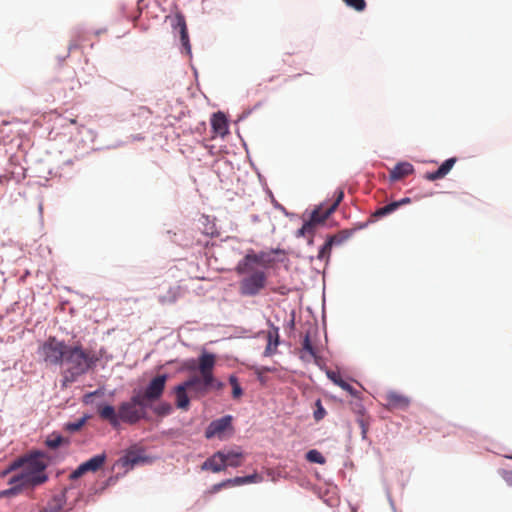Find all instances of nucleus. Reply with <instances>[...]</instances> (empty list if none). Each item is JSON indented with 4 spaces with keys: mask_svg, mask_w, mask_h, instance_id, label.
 <instances>
[{
    "mask_svg": "<svg viewBox=\"0 0 512 512\" xmlns=\"http://www.w3.org/2000/svg\"><path fill=\"white\" fill-rule=\"evenodd\" d=\"M47 466L45 454L40 451L18 457L2 471V476H7L19 469H22V471L9 478L10 488L1 491L0 497H13L19 495L25 489H33L44 484L48 480L45 473Z\"/></svg>",
    "mask_w": 512,
    "mask_h": 512,
    "instance_id": "nucleus-1",
    "label": "nucleus"
},
{
    "mask_svg": "<svg viewBox=\"0 0 512 512\" xmlns=\"http://www.w3.org/2000/svg\"><path fill=\"white\" fill-rule=\"evenodd\" d=\"M216 363V357L211 353H202L198 359V370L200 376L193 375L185 382L175 387L176 405L178 408L187 410L190 404L187 390L194 392L196 395H205L209 389L215 386V378L213 370ZM222 383H216V388H221Z\"/></svg>",
    "mask_w": 512,
    "mask_h": 512,
    "instance_id": "nucleus-2",
    "label": "nucleus"
},
{
    "mask_svg": "<svg viewBox=\"0 0 512 512\" xmlns=\"http://www.w3.org/2000/svg\"><path fill=\"white\" fill-rule=\"evenodd\" d=\"M98 358L91 351L83 349L81 345L68 346L61 367L63 381L62 385L67 386L73 383L81 375H84L95 366Z\"/></svg>",
    "mask_w": 512,
    "mask_h": 512,
    "instance_id": "nucleus-3",
    "label": "nucleus"
},
{
    "mask_svg": "<svg viewBox=\"0 0 512 512\" xmlns=\"http://www.w3.org/2000/svg\"><path fill=\"white\" fill-rule=\"evenodd\" d=\"M149 406L136 393L128 401L122 402L119 409L121 422L133 425L146 417V410Z\"/></svg>",
    "mask_w": 512,
    "mask_h": 512,
    "instance_id": "nucleus-4",
    "label": "nucleus"
},
{
    "mask_svg": "<svg viewBox=\"0 0 512 512\" xmlns=\"http://www.w3.org/2000/svg\"><path fill=\"white\" fill-rule=\"evenodd\" d=\"M69 345L56 337H49L39 348V354L48 365L61 366Z\"/></svg>",
    "mask_w": 512,
    "mask_h": 512,
    "instance_id": "nucleus-5",
    "label": "nucleus"
},
{
    "mask_svg": "<svg viewBox=\"0 0 512 512\" xmlns=\"http://www.w3.org/2000/svg\"><path fill=\"white\" fill-rule=\"evenodd\" d=\"M242 275L243 278L239 282L241 295L253 297L266 287L267 273L265 271L252 268V271Z\"/></svg>",
    "mask_w": 512,
    "mask_h": 512,
    "instance_id": "nucleus-6",
    "label": "nucleus"
},
{
    "mask_svg": "<svg viewBox=\"0 0 512 512\" xmlns=\"http://www.w3.org/2000/svg\"><path fill=\"white\" fill-rule=\"evenodd\" d=\"M167 380L168 376L166 374L157 375L149 382L143 392H138L137 394L145 403H147L148 406H150L151 403L161 398L165 390Z\"/></svg>",
    "mask_w": 512,
    "mask_h": 512,
    "instance_id": "nucleus-7",
    "label": "nucleus"
},
{
    "mask_svg": "<svg viewBox=\"0 0 512 512\" xmlns=\"http://www.w3.org/2000/svg\"><path fill=\"white\" fill-rule=\"evenodd\" d=\"M271 259H268V254L265 252L254 253L253 250H250L244 257L241 259L235 271L237 274H246L252 271L255 264L268 266L271 263Z\"/></svg>",
    "mask_w": 512,
    "mask_h": 512,
    "instance_id": "nucleus-8",
    "label": "nucleus"
},
{
    "mask_svg": "<svg viewBox=\"0 0 512 512\" xmlns=\"http://www.w3.org/2000/svg\"><path fill=\"white\" fill-rule=\"evenodd\" d=\"M105 460L106 455L104 453L90 458L89 460L79 465L78 468L71 473L70 478L77 479L87 472L98 471L104 465Z\"/></svg>",
    "mask_w": 512,
    "mask_h": 512,
    "instance_id": "nucleus-9",
    "label": "nucleus"
},
{
    "mask_svg": "<svg viewBox=\"0 0 512 512\" xmlns=\"http://www.w3.org/2000/svg\"><path fill=\"white\" fill-rule=\"evenodd\" d=\"M231 425V417L224 416L220 419L212 421L205 431V437L211 439L215 436H219Z\"/></svg>",
    "mask_w": 512,
    "mask_h": 512,
    "instance_id": "nucleus-10",
    "label": "nucleus"
},
{
    "mask_svg": "<svg viewBox=\"0 0 512 512\" xmlns=\"http://www.w3.org/2000/svg\"><path fill=\"white\" fill-rule=\"evenodd\" d=\"M202 470H210L213 473H218L224 471L225 463H224V451H217L211 457L207 458L202 466Z\"/></svg>",
    "mask_w": 512,
    "mask_h": 512,
    "instance_id": "nucleus-11",
    "label": "nucleus"
},
{
    "mask_svg": "<svg viewBox=\"0 0 512 512\" xmlns=\"http://www.w3.org/2000/svg\"><path fill=\"white\" fill-rule=\"evenodd\" d=\"M385 401L391 409H406L410 404L408 397L396 391L387 392L385 394Z\"/></svg>",
    "mask_w": 512,
    "mask_h": 512,
    "instance_id": "nucleus-12",
    "label": "nucleus"
},
{
    "mask_svg": "<svg viewBox=\"0 0 512 512\" xmlns=\"http://www.w3.org/2000/svg\"><path fill=\"white\" fill-rule=\"evenodd\" d=\"M174 28L179 31L180 41L187 54L191 52V45L189 41L188 29L185 21V17L181 14H177L175 17Z\"/></svg>",
    "mask_w": 512,
    "mask_h": 512,
    "instance_id": "nucleus-13",
    "label": "nucleus"
},
{
    "mask_svg": "<svg viewBox=\"0 0 512 512\" xmlns=\"http://www.w3.org/2000/svg\"><path fill=\"white\" fill-rule=\"evenodd\" d=\"M98 414L103 420L108 421L113 427H117L120 423L119 409L116 411L111 405L99 406Z\"/></svg>",
    "mask_w": 512,
    "mask_h": 512,
    "instance_id": "nucleus-14",
    "label": "nucleus"
},
{
    "mask_svg": "<svg viewBox=\"0 0 512 512\" xmlns=\"http://www.w3.org/2000/svg\"><path fill=\"white\" fill-rule=\"evenodd\" d=\"M145 461V457H143L136 450H128L124 456L119 459V464L126 469L133 468L135 465L142 463Z\"/></svg>",
    "mask_w": 512,
    "mask_h": 512,
    "instance_id": "nucleus-15",
    "label": "nucleus"
},
{
    "mask_svg": "<svg viewBox=\"0 0 512 512\" xmlns=\"http://www.w3.org/2000/svg\"><path fill=\"white\" fill-rule=\"evenodd\" d=\"M414 171V167L409 162H400L394 166L393 169L390 170V179L392 181H398L406 176L412 174Z\"/></svg>",
    "mask_w": 512,
    "mask_h": 512,
    "instance_id": "nucleus-16",
    "label": "nucleus"
},
{
    "mask_svg": "<svg viewBox=\"0 0 512 512\" xmlns=\"http://www.w3.org/2000/svg\"><path fill=\"white\" fill-rule=\"evenodd\" d=\"M300 358L306 362H309L311 359H314L317 362V352L315 347L311 343L309 332H307L303 337Z\"/></svg>",
    "mask_w": 512,
    "mask_h": 512,
    "instance_id": "nucleus-17",
    "label": "nucleus"
},
{
    "mask_svg": "<svg viewBox=\"0 0 512 512\" xmlns=\"http://www.w3.org/2000/svg\"><path fill=\"white\" fill-rule=\"evenodd\" d=\"M211 126L216 135L225 136L228 133L227 119L223 113H215L211 119Z\"/></svg>",
    "mask_w": 512,
    "mask_h": 512,
    "instance_id": "nucleus-18",
    "label": "nucleus"
},
{
    "mask_svg": "<svg viewBox=\"0 0 512 512\" xmlns=\"http://www.w3.org/2000/svg\"><path fill=\"white\" fill-rule=\"evenodd\" d=\"M279 329L272 325V330L267 333V345L264 350V356L268 357L276 352L279 345Z\"/></svg>",
    "mask_w": 512,
    "mask_h": 512,
    "instance_id": "nucleus-19",
    "label": "nucleus"
},
{
    "mask_svg": "<svg viewBox=\"0 0 512 512\" xmlns=\"http://www.w3.org/2000/svg\"><path fill=\"white\" fill-rule=\"evenodd\" d=\"M244 459V455L242 452L239 451H224V463L225 468L227 467H239L242 465Z\"/></svg>",
    "mask_w": 512,
    "mask_h": 512,
    "instance_id": "nucleus-20",
    "label": "nucleus"
},
{
    "mask_svg": "<svg viewBox=\"0 0 512 512\" xmlns=\"http://www.w3.org/2000/svg\"><path fill=\"white\" fill-rule=\"evenodd\" d=\"M66 503L63 494L55 495L40 512H62Z\"/></svg>",
    "mask_w": 512,
    "mask_h": 512,
    "instance_id": "nucleus-21",
    "label": "nucleus"
},
{
    "mask_svg": "<svg viewBox=\"0 0 512 512\" xmlns=\"http://www.w3.org/2000/svg\"><path fill=\"white\" fill-rule=\"evenodd\" d=\"M399 207H400V203H396L395 201L391 202V203H389V204H387V205L377 209L374 212L373 216L376 217V218H380V217L386 216V215L394 212Z\"/></svg>",
    "mask_w": 512,
    "mask_h": 512,
    "instance_id": "nucleus-22",
    "label": "nucleus"
},
{
    "mask_svg": "<svg viewBox=\"0 0 512 512\" xmlns=\"http://www.w3.org/2000/svg\"><path fill=\"white\" fill-rule=\"evenodd\" d=\"M332 247L333 245L331 244V241H329L327 238L324 245L320 248L317 258L328 263L331 256Z\"/></svg>",
    "mask_w": 512,
    "mask_h": 512,
    "instance_id": "nucleus-23",
    "label": "nucleus"
},
{
    "mask_svg": "<svg viewBox=\"0 0 512 512\" xmlns=\"http://www.w3.org/2000/svg\"><path fill=\"white\" fill-rule=\"evenodd\" d=\"M63 443H68V440H65L62 436L57 434H51L46 439V445L51 449H56Z\"/></svg>",
    "mask_w": 512,
    "mask_h": 512,
    "instance_id": "nucleus-24",
    "label": "nucleus"
},
{
    "mask_svg": "<svg viewBox=\"0 0 512 512\" xmlns=\"http://www.w3.org/2000/svg\"><path fill=\"white\" fill-rule=\"evenodd\" d=\"M330 215L331 214H328V208L325 211H322L320 208H318L312 212L310 220L318 224H322Z\"/></svg>",
    "mask_w": 512,
    "mask_h": 512,
    "instance_id": "nucleus-25",
    "label": "nucleus"
},
{
    "mask_svg": "<svg viewBox=\"0 0 512 512\" xmlns=\"http://www.w3.org/2000/svg\"><path fill=\"white\" fill-rule=\"evenodd\" d=\"M350 237V233L347 230H342L335 235H331L328 237V240L331 241V244L341 245Z\"/></svg>",
    "mask_w": 512,
    "mask_h": 512,
    "instance_id": "nucleus-26",
    "label": "nucleus"
},
{
    "mask_svg": "<svg viewBox=\"0 0 512 512\" xmlns=\"http://www.w3.org/2000/svg\"><path fill=\"white\" fill-rule=\"evenodd\" d=\"M306 459L311 463L325 464V457L316 449L309 450Z\"/></svg>",
    "mask_w": 512,
    "mask_h": 512,
    "instance_id": "nucleus-27",
    "label": "nucleus"
},
{
    "mask_svg": "<svg viewBox=\"0 0 512 512\" xmlns=\"http://www.w3.org/2000/svg\"><path fill=\"white\" fill-rule=\"evenodd\" d=\"M229 382H230V384L232 386V396H233V398H235V399L240 398L242 396V394H243V390H242V388H241V386H240V384L238 382L237 377L234 376V375H231L229 377Z\"/></svg>",
    "mask_w": 512,
    "mask_h": 512,
    "instance_id": "nucleus-28",
    "label": "nucleus"
},
{
    "mask_svg": "<svg viewBox=\"0 0 512 512\" xmlns=\"http://www.w3.org/2000/svg\"><path fill=\"white\" fill-rule=\"evenodd\" d=\"M153 411L158 416H167L171 413L172 406L168 402H162L155 406Z\"/></svg>",
    "mask_w": 512,
    "mask_h": 512,
    "instance_id": "nucleus-29",
    "label": "nucleus"
},
{
    "mask_svg": "<svg viewBox=\"0 0 512 512\" xmlns=\"http://www.w3.org/2000/svg\"><path fill=\"white\" fill-rule=\"evenodd\" d=\"M326 416V410L322 405V402L320 399L316 400L315 402V410L313 412V417L316 422L321 421Z\"/></svg>",
    "mask_w": 512,
    "mask_h": 512,
    "instance_id": "nucleus-30",
    "label": "nucleus"
},
{
    "mask_svg": "<svg viewBox=\"0 0 512 512\" xmlns=\"http://www.w3.org/2000/svg\"><path fill=\"white\" fill-rule=\"evenodd\" d=\"M455 163L456 158H449L441 164V166L438 168V171L441 173L443 178L450 172Z\"/></svg>",
    "mask_w": 512,
    "mask_h": 512,
    "instance_id": "nucleus-31",
    "label": "nucleus"
},
{
    "mask_svg": "<svg viewBox=\"0 0 512 512\" xmlns=\"http://www.w3.org/2000/svg\"><path fill=\"white\" fill-rule=\"evenodd\" d=\"M343 1L348 7L352 8L358 12H362L366 8L365 0H343Z\"/></svg>",
    "mask_w": 512,
    "mask_h": 512,
    "instance_id": "nucleus-32",
    "label": "nucleus"
},
{
    "mask_svg": "<svg viewBox=\"0 0 512 512\" xmlns=\"http://www.w3.org/2000/svg\"><path fill=\"white\" fill-rule=\"evenodd\" d=\"M85 422H86V419L85 418H81V419H79V420H77L75 422L67 423L65 425V430L69 431L71 433L77 432V431H79L83 427Z\"/></svg>",
    "mask_w": 512,
    "mask_h": 512,
    "instance_id": "nucleus-33",
    "label": "nucleus"
},
{
    "mask_svg": "<svg viewBox=\"0 0 512 512\" xmlns=\"http://www.w3.org/2000/svg\"><path fill=\"white\" fill-rule=\"evenodd\" d=\"M254 373L257 375L258 380L262 383H266V378L264 377V373L273 371L272 368L261 366V367H253Z\"/></svg>",
    "mask_w": 512,
    "mask_h": 512,
    "instance_id": "nucleus-34",
    "label": "nucleus"
},
{
    "mask_svg": "<svg viewBox=\"0 0 512 512\" xmlns=\"http://www.w3.org/2000/svg\"><path fill=\"white\" fill-rule=\"evenodd\" d=\"M343 197H344L343 190H338L333 204L328 208V214H332L337 209L338 205L343 200Z\"/></svg>",
    "mask_w": 512,
    "mask_h": 512,
    "instance_id": "nucleus-35",
    "label": "nucleus"
},
{
    "mask_svg": "<svg viewBox=\"0 0 512 512\" xmlns=\"http://www.w3.org/2000/svg\"><path fill=\"white\" fill-rule=\"evenodd\" d=\"M339 387L342 388L343 390L347 391L350 395H352L354 397H358L360 394V392L358 390H356L352 385H350L345 380H342V382L339 383Z\"/></svg>",
    "mask_w": 512,
    "mask_h": 512,
    "instance_id": "nucleus-36",
    "label": "nucleus"
},
{
    "mask_svg": "<svg viewBox=\"0 0 512 512\" xmlns=\"http://www.w3.org/2000/svg\"><path fill=\"white\" fill-rule=\"evenodd\" d=\"M317 225H319V224L316 222H313L311 220L304 223V230L307 231L308 237H313V235L315 234Z\"/></svg>",
    "mask_w": 512,
    "mask_h": 512,
    "instance_id": "nucleus-37",
    "label": "nucleus"
},
{
    "mask_svg": "<svg viewBox=\"0 0 512 512\" xmlns=\"http://www.w3.org/2000/svg\"><path fill=\"white\" fill-rule=\"evenodd\" d=\"M326 374L327 377L337 386H339V383H341L343 380L340 373L337 371L328 370Z\"/></svg>",
    "mask_w": 512,
    "mask_h": 512,
    "instance_id": "nucleus-38",
    "label": "nucleus"
},
{
    "mask_svg": "<svg viewBox=\"0 0 512 512\" xmlns=\"http://www.w3.org/2000/svg\"><path fill=\"white\" fill-rule=\"evenodd\" d=\"M244 477V483H259L262 481V476H260L258 473H254L252 475L243 476Z\"/></svg>",
    "mask_w": 512,
    "mask_h": 512,
    "instance_id": "nucleus-39",
    "label": "nucleus"
},
{
    "mask_svg": "<svg viewBox=\"0 0 512 512\" xmlns=\"http://www.w3.org/2000/svg\"><path fill=\"white\" fill-rule=\"evenodd\" d=\"M226 483L229 486H240L244 485V477H235L232 479H226Z\"/></svg>",
    "mask_w": 512,
    "mask_h": 512,
    "instance_id": "nucleus-40",
    "label": "nucleus"
},
{
    "mask_svg": "<svg viewBox=\"0 0 512 512\" xmlns=\"http://www.w3.org/2000/svg\"><path fill=\"white\" fill-rule=\"evenodd\" d=\"M225 487H228L227 483H226V480L220 482V483H217V484H214L210 490H209V493L211 494H214V493H217L219 492L222 488H225Z\"/></svg>",
    "mask_w": 512,
    "mask_h": 512,
    "instance_id": "nucleus-41",
    "label": "nucleus"
},
{
    "mask_svg": "<svg viewBox=\"0 0 512 512\" xmlns=\"http://www.w3.org/2000/svg\"><path fill=\"white\" fill-rule=\"evenodd\" d=\"M425 178L429 181H435V180H438V179H442L443 176L441 175V173L438 171V169L434 172H431V173H427L425 175Z\"/></svg>",
    "mask_w": 512,
    "mask_h": 512,
    "instance_id": "nucleus-42",
    "label": "nucleus"
},
{
    "mask_svg": "<svg viewBox=\"0 0 512 512\" xmlns=\"http://www.w3.org/2000/svg\"><path fill=\"white\" fill-rule=\"evenodd\" d=\"M298 237L300 236H307V231L304 230V225L297 231V234H296Z\"/></svg>",
    "mask_w": 512,
    "mask_h": 512,
    "instance_id": "nucleus-43",
    "label": "nucleus"
},
{
    "mask_svg": "<svg viewBox=\"0 0 512 512\" xmlns=\"http://www.w3.org/2000/svg\"><path fill=\"white\" fill-rule=\"evenodd\" d=\"M410 201H411L410 198H403L400 201H395V202L400 203V206H401V205L410 203Z\"/></svg>",
    "mask_w": 512,
    "mask_h": 512,
    "instance_id": "nucleus-44",
    "label": "nucleus"
},
{
    "mask_svg": "<svg viewBox=\"0 0 512 512\" xmlns=\"http://www.w3.org/2000/svg\"><path fill=\"white\" fill-rule=\"evenodd\" d=\"M143 112L151 113V110L147 107L142 106L139 108V114H142Z\"/></svg>",
    "mask_w": 512,
    "mask_h": 512,
    "instance_id": "nucleus-45",
    "label": "nucleus"
},
{
    "mask_svg": "<svg viewBox=\"0 0 512 512\" xmlns=\"http://www.w3.org/2000/svg\"><path fill=\"white\" fill-rule=\"evenodd\" d=\"M359 424L361 425L362 429H363V433L366 432L365 430V425H364V421L363 420H359Z\"/></svg>",
    "mask_w": 512,
    "mask_h": 512,
    "instance_id": "nucleus-46",
    "label": "nucleus"
},
{
    "mask_svg": "<svg viewBox=\"0 0 512 512\" xmlns=\"http://www.w3.org/2000/svg\"><path fill=\"white\" fill-rule=\"evenodd\" d=\"M308 243H309V244H312V243H313V237H309Z\"/></svg>",
    "mask_w": 512,
    "mask_h": 512,
    "instance_id": "nucleus-47",
    "label": "nucleus"
},
{
    "mask_svg": "<svg viewBox=\"0 0 512 512\" xmlns=\"http://www.w3.org/2000/svg\"><path fill=\"white\" fill-rule=\"evenodd\" d=\"M70 123L71 124H75L76 123V119H70Z\"/></svg>",
    "mask_w": 512,
    "mask_h": 512,
    "instance_id": "nucleus-48",
    "label": "nucleus"
},
{
    "mask_svg": "<svg viewBox=\"0 0 512 512\" xmlns=\"http://www.w3.org/2000/svg\"><path fill=\"white\" fill-rule=\"evenodd\" d=\"M194 368H195L194 365L189 366V369H191V370H193Z\"/></svg>",
    "mask_w": 512,
    "mask_h": 512,
    "instance_id": "nucleus-49",
    "label": "nucleus"
},
{
    "mask_svg": "<svg viewBox=\"0 0 512 512\" xmlns=\"http://www.w3.org/2000/svg\"><path fill=\"white\" fill-rule=\"evenodd\" d=\"M5 476H2V472L0 473V478H4Z\"/></svg>",
    "mask_w": 512,
    "mask_h": 512,
    "instance_id": "nucleus-50",
    "label": "nucleus"
}]
</instances>
